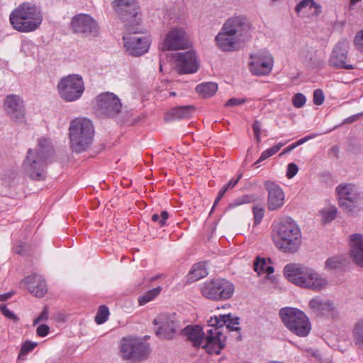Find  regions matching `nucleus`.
<instances>
[{
    "label": "nucleus",
    "instance_id": "46",
    "mask_svg": "<svg viewBox=\"0 0 363 363\" xmlns=\"http://www.w3.org/2000/svg\"><path fill=\"white\" fill-rule=\"evenodd\" d=\"M354 44L356 48L363 52V30L359 31L355 36Z\"/></svg>",
    "mask_w": 363,
    "mask_h": 363
},
{
    "label": "nucleus",
    "instance_id": "55",
    "mask_svg": "<svg viewBox=\"0 0 363 363\" xmlns=\"http://www.w3.org/2000/svg\"><path fill=\"white\" fill-rule=\"evenodd\" d=\"M299 145H301V144H298V141H296V143L286 147L279 155H282L286 153L290 152L291 151H292L294 149H295L296 147H298Z\"/></svg>",
    "mask_w": 363,
    "mask_h": 363
},
{
    "label": "nucleus",
    "instance_id": "41",
    "mask_svg": "<svg viewBox=\"0 0 363 363\" xmlns=\"http://www.w3.org/2000/svg\"><path fill=\"white\" fill-rule=\"evenodd\" d=\"M342 264V259L339 257H333L325 261V267L328 269H334L339 267Z\"/></svg>",
    "mask_w": 363,
    "mask_h": 363
},
{
    "label": "nucleus",
    "instance_id": "60",
    "mask_svg": "<svg viewBox=\"0 0 363 363\" xmlns=\"http://www.w3.org/2000/svg\"><path fill=\"white\" fill-rule=\"evenodd\" d=\"M226 191H227V190L224 187H223L220 190V191H219V193H218V196L216 197L217 200H220L222 199V197L224 196V194H225Z\"/></svg>",
    "mask_w": 363,
    "mask_h": 363
},
{
    "label": "nucleus",
    "instance_id": "6",
    "mask_svg": "<svg viewBox=\"0 0 363 363\" xmlns=\"http://www.w3.org/2000/svg\"><path fill=\"white\" fill-rule=\"evenodd\" d=\"M274 242L285 252H296L301 245V232L298 224L290 218L280 223Z\"/></svg>",
    "mask_w": 363,
    "mask_h": 363
},
{
    "label": "nucleus",
    "instance_id": "35",
    "mask_svg": "<svg viewBox=\"0 0 363 363\" xmlns=\"http://www.w3.org/2000/svg\"><path fill=\"white\" fill-rule=\"evenodd\" d=\"M161 291V288L157 287L152 289L148 291H147L145 294L143 296H140L138 298V302L140 306H143L146 304L147 303L153 300L156 296L159 295V294Z\"/></svg>",
    "mask_w": 363,
    "mask_h": 363
},
{
    "label": "nucleus",
    "instance_id": "32",
    "mask_svg": "<svg viewBox=\"0 0 363 363\" xmlns=\"http://www.w3.org/2000/svg\"><path fill=\"white\" fill-rule=\"evenodd\" d=\"M194 111V108L191 106H179L173 108L169 115L171 120L183 119L189 118Z\"/></svg>",
    "mask_w": 363,
    "mask_h": 363
},
{
    "label": "nucleus",
    "instance_id": "23",
    "mask_svg": "<svg viewBox=\"0 0 363 363\" xmlns=\"http://www.w3.org/2000/svg\"><path fill=\"white\" fill-rule=\"evenodd\" d=\"M114 11L121 16L123 21H128L135 18L138 13V5L136 0H115L113 2Z\"/></svg>",
    "mask_w": 363,
    "mask_h": 363
},
{
    "label": "nucleus",
    "instance_id": "25",
    "mask_svg": "<svg viewBox=\"0 0 363 363\" xmlns=\"http://www.w3.org/2000/svg\"><path fill=\"white\" fill-rule=\"evenodd\" d=\"M239 324V318L232 315L230 313L219 315L218 316L211 318L208 320V327H218L220 328L222 333V328L223 325H225L226 328L229 330L238 331L240 329L238 326Z\"/></svg>",
    "mask_w": 363,
    "mask_h": 363
},
{
    "label": "nucleus",
    "instance_id": "13",
    "mask_svg": "<svg viewBox=\"0 0 363 363\" xmlns=\"http://www.w3.org/2000/svg\"><path fill=\"white\" fill-rule=\"evenodd\" d=\"M335 192L340 206L349 212L354 211L363 197L359 188L351 183L339 184Z\"/></svg>",
    "mask_w": 363,
    "mask_h": 363
},
{
    "label": "nucleus",
    "instance_id": "16",
    "mask_svg": "<svg viewBox=\"0 0 363 363\" xmlns=\"http://www.w3.org/2000/svg\"><path fill=\"white\" fill-rule=\"evenodd\" d=\"M224 30H227L233 36L242 42L250 37L252 25L247 18L242 16H235L229 18L223 25Z\"/></svg>",
    "mask_w": 363,
    "mask_h": 363
},
{
    "label": "nucleus",
    "instance_id": "36",
    "mask_svg": "<svg viewBox=\"0 0 363 363\" xmlns=\"http://www.w3.org/2000/svg\"><path fill=\"white\" fill-rule=\"evenodd\" d=\"M257 199L255 194H247L236 199L229 204V208H233L238 206L256 201Z\"/></svg>",
    "mask_w": 363,
    "mask_h": 363
},
{
    "label": "nucleus",
    "instance_id": "61",
    "mask_svg": "<svg viewBox=\"0 0 363 363\" xmlns=\"http://www.w3.org/2000/svg\"><path fill=\"white\" fill-rule=\"evenodd\" d=\"M220 200H217V198L216 199L215 201H214V203L213 205V207L211 208V213H212V211H213V209L215 208V207L216 206V205L218 203Z\"/></svg>",
    "mask_w": 363,
    "mask_h": 363
},
{
    "label": "nucleus",
    "instance_id": "40",
    "mask_svg": "<svg viewBox=\"0 0 363 363\" xmlns=\"http://www.w3.org/2000/svg\"><path fill=\"white\" fill-rule=\"evenodd\" d=\"M252 212L255 224H259L264 215V208L259 204L255 205L252 208Z\"/></svg>",
    "mask_w": 363,
    "mask_h": 363
},
{
    "label": "nucleus",
    "instance_id": "38",
    "mask_svg": "<svg viewBox=\"0 0 363 363\" xmlns=\"http://www.w3.org/2000/svg\"><path fill=\"white\" fill-rule=\"evenodd\" d=\"M109 315L108 309L105 306H101L99 307V311L95 316V321L97 324H102L105 323Z\"/></svg>",
    "mask_w": 363,
    "mask_h": 363
},
{
    "label": "nucleus",
    "instance_id": "9",
    "mask_svg": "<svg viewBox=\"0 0 363 363\" xmlns=\"http://www.w3.org/2000/svg\"><path fill=\"white\" fill-rule=\"evenodd\" d=\"M149 353V345L141 338L129 336L121 340L120 355L124 359L139 362L146 359Z\"/></svg>",
    "mask_w": 363,
    "mask_h": 363
},
{
    "label": "nucleus",
    "instance_id": "49",
    "mask_svg": "<svg viewBox=\"0 0 363 363\" xmlns=\"http://www.w3.org/2000/svg\"><path fill=\"white\" fill-rule=\"evenodd\" d=\"M245 102V99L232 98L225 103V106H236Z\"/></svg>",
    "mask_w": 363,
    "mask_h": 363
},
{
    "label": "nucleus",
    "instance_id": "10",
    "mask_svg": "<svg viewBox=\"0 0 363 363\" xmlns=\"http://www.w3.org/2000/svg\"><path fill=\"white\" fill-rule=\"evenodd\" d=\"M200 291L206 298L213 301H225L232 297L235 287L231 282L226 279H216L202 284Z\"/></svg>",
    "mask_w": 363,
    "mask_h": 363
},
{
    "label": "nucleus",
    "instance_id": "3",
    "mask_svg": "<svg viewBox=\"0 0 363 363\" xmlns=\"http://www.w3.org/2000/svg\"><path fill=\"white\" fill-rule=\"evenodd\" d=\"M52 147L48 139L42 138L38 147L29 149L23 162L24 173L32 179L43 180L46 177L45 168L49 157L52 155Z\"/></svg>",
    "mask_w": 363,
    "mask_h": 363
},
{
    "label": "nucleus",
    "instance_id": "21",
    "mask_svg": "<svg viewBox=\"0 0 363 363\" xmlns=\"http://www.w3.org/2000/svg\"><path fill=\"white\" fill-rule=\"evenodd\" d=\"M267 192V208L270 211L280 209L284 204L285 194L281 187L275 182L267 180L264 183Z\"/></svg>",
    "mask_w": 363,
    "mask_h": 363
},
{
    "label": "nucleus",
    "instance_id": "59",
    "mask_svg": "<svg viewBox=\"0 0 363 363\" xmlns=\"http://www.w3.org/2000/svg\"><path fill=\"white\" fill-rule=\"evenodd\" d=\"M11 296H12L11 293L1 294L0 295V301H4L7 300L8 298H11Z\"/></svg>",
    "mask_w": 363,
    "mask_h": 363
},
{
    "label": "nucleus",
    "instance_id": "58",
    "mask_svg": "<svg viewBox=\"0 0 363 363\" xmlns=\"http://www.w3.org/2000/svg\"><path fill=\"white\" fill-rule=\"evenodd\" d=\"M315 136H316V135H311L306 136V137L298 140V144L302 145L304 143H306V141H308V140L314 138Z\"/></svg>",
    "mask_w": 363,
    "mask_h": 363
},
{
    "label": "nucleus",
    "instance_id": "12",
    "mask_svg": "<svg viewBox=\"0 0 363 363\" xmlns=\"http://www.w3.org/2000/svg\"><path fill=\"white\" fill-rule=\"evenodd\" d=\"M155 325L156 335L158 337L166 340L174 338L181 330V324L175 313H161L152 321Z\"/></svg>",
    "mask_w": 363,
    "mask_h": 363
},
{
    "label": "nucleus",
    "instance_id": "39",
    "mask_svg": "<svg viewBox=\"0 0 363 363\" xmlns=\"http://www.w3.org/2000/svg\"><path fill=\"white\" fill-rule=\"evenodd\" d=\"M169 218V213L166 211H163L161 212V214H153L152 216V220L153 222L157 223L160 227H163L167 225V220Z\"/></svg>",
    "mask_w": 363,
    "mask_h": 363
},
{
    "label": "nucleus",
    "instance_id": "4",
    "mask_svg": "<svg viewBox=\"0 0 363 363\" xmlns=\"http://www.w3.org/2000/svg\"><path fill=\"white\" fill-rule=\"evenodd\" d=\"M43 19L40 9L31 2H24L10 14L9 21L18 31L29 33L37 30Z\"/></svg>",
    "mask_w": 363,
    "mask_h": 363
},
{
    "label": "nucleus",
    "instance_id": "8",
    "mask_svg": "<svg viewBox=\"0 0 363 363\" xmlns=\"http://www.w3.org/2000/svg\"><path fill=\"white\" fill-rule=\"evenodd\" d=\"M57 89L61 99L67 102L79 99L85 89L84 82L78 74L63 77L57 83Z\"/></svg>",
    "mask_w": 363,
    "mask_h": 363
},
{
    "label": "nucleus",
    "instance_id": "19",
    "mask_svg": "<svg viewBox=\"0 0 363 363\" xmlns=\"http://www.w3.org/2000/svg\"><path fill=\"white\" fill-rule=\"evenodd\" d=\"M176 69L182 74H192L198 71L199 65L196 54L192 50L181 52L174 55Z\"/></svg>",
    "mask_w": 363,
    "mask_h": 363
},
{
    "label": "nucleus",
    "instance_id": "52",
    "mask_svg": "<svg viewBox=\"0 0 363 363\" xmlns=\"http://www.w3.org/2000/svg\"><path fill=\"white\" fill-rule=\"evenodd\" d=\"M242 177V174L240 173L238 178L235 179H231L227 184H225L223 187L228 191L229 189H233L237 184L238 182H239V180L241 179V177Z\"/></svg>",
    "mask_w": 363,
    "mask_h": 363
},
{
    "label": "nucleus",
    "instance_id": "2",
    "mask_svg": "<svg viewBox=\"0 0 363 363\" xmlns=\"http://www.w3.org/2000/svg\"><path fill=\"white\" fill-rule=\"evenodd\" d=\"M206 332L199 325H188L182 334L195 347H201L208 353L218 354L225 346L226 337L218 327H209Z\"/></svg>",
    "mask_w": 363,
    "mask_h": 363
},
{
    "label": "nucleus",
    "instance_id": "22",
    "mask_svg": "<svg viewBox=\"0 0 363 363\" xmlns=\"http://www.w3.org/2000/svg\"><path fill=\"white\" fill-rule=\"evenodd\" d=\"M71 27L74 33H96L98 25L94 19L89 15L79 13L72 18Z\"/></svg>",
    "mask_w": 363,
    "mask_h": 363
},
{
    "label": "nucleus",
    "instance_id": "30",
    "mask_svg": "<svg viewBox=\"0 0 363 363\" xmlns=\"http://www.w3.org/2000/svg\"><path fill=\"white\" fill-rule=\"evenodd\" d=\"M208 271L206 264L199 262L195 264L188 275V281L194 282L198 281L208 275Z\"/></svg>",
    "mask_w": 363,
    "mask_h": 363
},
{
    "label": "nucleus",
    "instance_id": "47",
    "mask_svg": "<svg viewBox=\"0 0 363 363\" xmlns=\"http://www.w3.org/2000/svg\"><path fill=\"white\" fill-rule=\"evenodd\" d=\"M36 346V343L32 342L30 341H27L22 345L21 350V354H26L30 351H32L35 347Z\"/></svg>",
    "mask_w": 363,
    "mask_h": 363
},
{
    "label": "nucleus",
    "instance_id": "11",
    "mask_svg": "<svg viewBox=\"0 0 363 363\" xmlns=\"http://www.w3.org/2000/svg\"><path fill=\"white\" fill-rule=\"evenodd\" d=\"M126 31L128 33L123 37L124 48L131 55L140 56L146 53L150 48V41L145 35H137L140 32L138 26L125 24Z\"/></svg>",
    "mask_w": 363,
    "mask_h": 363
},
{
    "label": "nucleus",
    "instance_id": "54",
    "mask_svg": "<svg viewBox=\"0 0 363 363\" xmlns=\"http://www.w3.org/2000/svg\"><path fill=\"white\" fill-rule=\"evenodd\" d=\"M299 56L303 60L311 59V54L306 48H303L299 51Z\"/></svg>",
    "mask_w": 363,
    "mask_h": 363
},
{
    "label": "nucleus",
    "instance_id": "63",
    "mask_svg": "<svg viewBox=\"0 0 363 363\" xmlns=\"http://www.w3.org/2000/svg\"><path fill=\"white\" fill-rule=\"evenodd\" d=\"M255 138H256L257 141L259 143L260 141V140H261L260 134L255 135Z\"/></svg>",
    "mask_w": 363,
    "mask_h": 363
},
{
    "label": "nucleus",
    "instance_id": "14",
    "mask_svg": "<svg viewBox=\"0 0 363 363\" xmlns=\"http://www.w3.org/2000/svg\"><path fill=\"white\" fill-rule=\"evenodd\" d=\"M191 46L187 33L183 28L170 29L164 36L162 45V50H178L188 49Z\"/></svg>",
    "mask_w": 363,
    "mask_h": 363
},
{
    "label": "nucleus",
    "instance_id": "20",
    "mask_svg": "<svg viewBox=\"0 0 363 363\" xmlns=\"http://www.w3.org/2000/svg\"><path fill=\"white\" fill-rule=\"evenodd\" d=\"M4 109L10 118L15 123H21L25 121V106L23 100L18 95L6 96L4 103Z\"/></svg>",
    "mask_w": 363,
    "mask_h": 363
},
{
    "label": "nucleus",
    "instance_id": "43",
    "mask_svg": "<svg viewBox=\"0 0 363 363\" xmlns=\"http://www.w3.org/2000/svg\"><path fill=\"white\" fill-rule=\"evenodd\" d=\"M324 94L322 90L316 89L313 92V103L320 106L324 102Z\"/></svg>",
    "mask_w": 363,
    "mask_h": 363
},
{
    "label": "nucleus",
    "instance_id": "29",
    "mask_svg": "<svg viewBox=\"0 0 363 363\" xmlns=\"http://www.w3.org/2000/svg\"><path fill=\"white\" fill-rule=\"evenodd\" d=\"M296 12L300 16H318L321 12V6L313 0H301L295 7Z\"/></svg>",
    "mask_w": 363,
    "mask_h": 363
},
{
    "label": "nucleus",
    "instance_id": "56",
    "mask_svg": "<svg viewBox=\"0 0 363 363\" xmlns=\"http://www.w3.org/2000/svg\"><path fill=\"white\" fill-rule=\"evenodd\" d=\"M252 129L255 135L261 134V126L259 121H256L253 123Z\"/></svg>",
    "mask_w": 363,
    "mask_h": 363
},
{
    "label": "nucleus",
    "instance_id": "57",
    "mask_svg": "<svg viewBox=\"0 0 363 363\" xmlns=\"http://www.w3.org/2000/svg\"><path fill=\"white\" fill-rule=\"evenodd\" d=\"M269 157V155H267V153L266 152V151L264 150V152H262V153L261 154L259 158L257 160V162L255 163V165H257L258 163L265 160L266 159H267Z\"/></svg>",
    "mask_w": 363,
    "mask_h": 363
},
{
    "label": "nucleus",
    "instance_id": "7",
    "mask_svg": "<svg viewBox=\"0 0 363 363\" xmlns=\"http://www.w3.org/2000/svg\"><path fill=\"white\" fill-rule=\"evenodd\" d=\"M279 316L284 325L294 334L299 337L307 336L311 325L308 316L301 310L286 307L279 311Z\"/></svg>",
    "mask_w": 363,
    "mask_h": 363
},
{
    "label": "nucleus",
    "instance_id": "42",
    "mask_svg": "<svg viewBox=\"0 0 363 363\" xmlns=\"http://www.w3.org/2000/svg\"><path fill=\"white\" fill-rule=\"evenodd\" d=\"M306 102V96L301 93L296 94L292 98V104L296 108L303 107Z\"/></svg>",
    "mask_w": 363,
    "mask_h": 363
},
{
    "label": "nucleus",
    "instance_id": "48",
    "mask_svg": "<svg viewBox=\"0 0 363 363\" xmlns=\"http://www.w3.org/2000/svg\"><path fill=\"white\" fill-rule=\"evenodd\" d=\"M49 330L50 328L48 325L41 324L37 328L36 332L39 336L45 337L48 334Z\"/></svg>",
    "mask_w": 363,
    "mask_h": 363
},
{
    "label": "nucleus",
    "instance_id": "45",
    "mask_svg": "<svg viewBox=\"0 0 363 363\" xmlns=\"http://www.w3.org/2000/svg\"><path fill=\"white\" fill-rule=\"evenodd\" d=\"M298 167L294 163H290L287 166L286 177L289 179L293 178L298 172Z\"/></svg>",
    "mask_w": 363,
    "mask_h": 363
},
{
    "label": "nucleus",
    "instance_id": "33",
    "mask_svg": "<svg viewBox=\"0 0 363 363\" xmlns=\"http://www.w3.org/2000/svg\"><path fill=\"white\" fill-rule=\"evenodd\" d=\"M352 335L355 345L363 350V319L355 323Z\"/></svg>",
    "mask_w": 363,
    "mask_h": 363
},
{
    "label": "nucleus",
    "instance_id": "17",
    "mask_svg": "<svg viewBox=\"0 0 363 363\" xmlns=\"http://www.w3.org/2000/svg\"><path fill=\"white\" fill-rule=\"evenodd\" d=\"M96 106L98 111L108 117H113L121 110V103L119 98L113 93L106 92L96 96Z\"/></svg>",
    "mask_w": 363,
    "mask_h": 363
},
{
    "label": "nucleus",
    "instance_id": "28",
    "mask_svg": "<svg viewBox=\"0 0 363 363\" xmlns=\"http://www.w3.org/2000/svg\"><path fill=\"white\" fill-rule=\"evenodd\" d=\"M308 306L314 313L321 315H329L334 309L333 303L330 301L323 300L318 296L312 298Z\"/></svg>",
    "mask_w": 363,
    "mask_h": 363
},
{
    "label": "nucleus",
    "instance_id": "24",
    "mask_svg": "<svg viewBox=\"0 0 363 363\" xmlns=\"http://www.w3.org/2000/svg\"><path fill=\"white\" fill-rule=\"evenodd\" d=\"M350 256L358 266L363 267V234L354 233L350 235Z\"/></svg>",
    "mask_w": 363,
    "mask_h": 363
},
{
    "label": "nucleus",
    "instance_id": "27",
    "mask_svg": "<svg viewBox=\"0 0 363 363\" xmlns=\"http://www.w3.org/2000/svg\"><path fill=\"white\" fill-rule=\"evenodd\" d=\"M23 283L25 284L29 291L36 297H43L47 292L45 281L43 278L38 274H33L23 279Z\"/></svg>",
    "mask_w": 363,
    "mask_h": 363
},
{
    "label": "nucleus",
    "instance_id": "18",
    "mask_svg": "<svg viewBox=\"0 0 363 363\" xmlns=\"http://www.w3.org/2000/svg\"><path fill=\"white\" fill-rule=\"evenodd\" d=\"M348 48L349 43L347 40L338 41L330 55L328 65L336 69H353L354 67L347 62Z\"/></svg>",
    "mask_w": 363,
    "mask_h": 363
},
{
    "label": "nucleus",
    "instance_id": "1",
    "mask_svg": "<svg viewBox=\"0 0 363 363\" xmlns=\"http://www.w3.org/2000/svg\"><path fill=\"white\" fill-rule=\"evenodd\" d=\"M283 272L290 282L303 289L320 292L329 286V281L325 276L301 264H288L284 267Z\"/></svg>",
    "mask_w": 363,
    "mask_h": 363
},
{
    "label": "nucleus",
    "instance_id": "26",
    "mask_svg": "<svg viewBox=\"0 0 363 363\" xmlns=\"http://www.w3.org/2000/svg\"><path fill=\"white\" fill-rule=\"evenodd\" d=\"M216 45L223 51H233L238 48L240 42L235 36H233L227 30L222 27L220 32L215 38Z\"/></svg>",
    "mask_w": 363,
    "mask_h": 363
},
{
    "label": "nucleus",
    "instance_id": "53",
    "mask_svg": "<svg viewBox=\"0 0 363 363\" xmlns=\"http://www.w3.org/2000/svg\"><path fill=\"white\" fill-rule=\"evenodd\" d=\"M363 116V112L352 115L345 119L344 123H351L354 121H357L359 118Z\"/></svg>",
    "mask_w": 363,
    "mask_h": 363
},
{
    "label": "nucleus",
    "instance_id": "44",
    "mask_svg": "<svg viewBox=\"0 0 363 363\" xmlns=\"http://www.w3.org/2000/svg\"><path fill=\"white\" fill-rule=\"evenodd\" d=\"M0 309L3 315L9 319H11L13 321L18 320V317L10 311L5 305H1Z\"/></svg>",
    "mask_w": 363,
    "mask_h": 363
},
{
    "label": "nucleus",
    "instance_id": "37",
    "mask_svg": "<svg viewBox=\"0 0 363 363\" xmlns=\"http://www.w3.org/2000/svg\"><path fill=\"white\" fill-rule=\"evenodd\" d=\"M323 223H329L334 220L337 215V208L335 206L324 208L320 211Z\"/></svg>",
    "mask_w": 363,
    "mask_h": 363
},
{
    "label": "nucleus",
    "instance_id": "64",
    "mask_svg": "<svg viewBox=\"0 0 363 363\" xmlns=\"http://www.w3.org/2000/svg\"><path fill=\"white\" fill-rule=\"evenodd\" d=\"M176 95V93L174 91H172V92H169V96H175Z\"/></svg>",
    "mask_w": 363,
    "mask_h": 363
},
{
    "label": "nucleus",
    "instance_id": "51",
    "mask_svg": "<svg viewBox=\"0 0 363 363\" xmlns=\"http://www.w3.org/2000/svg\"><path fill=\"white\" fill-rule=\"evenodd\" d=\"M283 145H284L283 143H279L270 148H268L265 151L267 153V155H269V157H271V156L274 155L275 153H277Z\"/></svg>",
    "mask_w": 363,
    "mask_h": 363
},
{
    "label": "nucleus",
    "instance_id": "15",
    "mask_svg": "<svg viewBox=\"0 0 363 363\" xmlns=\"http://www.w3.org/2000/svg\"><path fill=\"white\" fill-rule=\"evenodd\" d=\"M273 64V57L267 50H258L250 55V70L255 75L269 74L272 69Z\"/></svg>",
    "mask_w": 363,
    "mask_h": 363
},
{
    "label": "nucleus",
    "instance_id": "31",
    "mask_svg": "<svg viewBox=\"0 0 363 363\" xmlns=\"http://www.w3.org/2000/svg\"><path fill=\"white\" fill-rule=\"evenodd\" d=\"M197 93L204 98L213 96L218 91V85L215 82H204L196 86Z\"/></svg>",
    "mask_w": 363,
    "mask_h": 363
},
{
    "label": "nucleus",
    "instance_id": "34",
    "mask_svg": "<svg viewBox=\"0 0 363 363\" xmlns=\"http://www.w3.org/2000/svg\"><path fill=\"white\" fill-rule=\"evenodd\" d=\"M254 269L258 274L266 272L268 274H270L274 272L273 267L269 265L265 259L259 257H257L254 263Z\"/></svg>",
    "mask_w": 363,
    "mask_h": 363
},
{
    "label": "nucleus",
    "instance_id": "50",
    "mask_svg": "<svg viewBox=\"0 0 363 363\" xmlns=\"http://www.w3.org/2000/svg\"><path fill=\"white\" fill-rule=\"evenodd\" d=\"M48 309L47 307L44 308V309L43 310V311L41 312L40 315L38 316V318H36L34 322H33V324L34 325H36L38 324L39 322L40 321H43V320H47L48 319Z\"/></svg>",
    "mask_w": 363,
    "mask_h": 363
},
{
    "label": "nucleus",
    "instance_id": "5",
    "mask_svg": "<svg viewBox=\"0 0 363 363\" xmlns=\"http://www.w3.org/2000/svg\"><path fill=\"white\" fill-rule=\"evenodd\" d=\"M94 129L91 121L85 118L72 120L69 128V144L75 152L85 151L92 143Z\"/></svg>",
    "mask_w": 363,
    "mask_h": 363
},
{
    "label": "nucleus",
    "instance_id": "62",
    "mask_svg": "<svg viewBox=\"0 0 363 363\" xmlns=\"http://www.w3.org/2000/svg\"><path fill=\"white\" fill-rule=\"evenodd\" d=\"M10 174H11V177L12 179H15L16 177V176H17V173L16 172H13V171L11 172Z\"/></svg>",
    "mask_w": 363,
    "mask_h": 363
}]
</instances>
